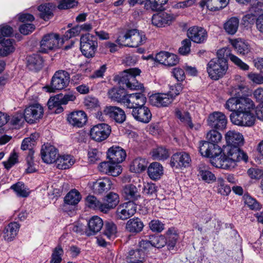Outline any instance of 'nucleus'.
<instances>
[{"label": "nucleus", "instance_id": "nucleus-32", "mask_svg": "<svg viewBox=\"0 0 263 263\" xmlns=\"http://www.w3.org/2000/svg\"><path fill=\"white\" fill-rule=\"evenodd\" d=\"M210 159L211 163L216 167L226 170L231 169L224 151L222 155L221 154L217 156H213Z\"/></svg>", "mask_w": 263, "mask_h": 263}, {"label": "nucleus", "instance_id": "nucleus-27", "mask_svg": "<svg viewBox=\"0 0 263 263\" xmlns=\"http://www.w3.org/2000/svg\"><path fill=\"white\" fill-rule=\"evenodd\" d=\"M27 67L32 71L40 70L43 66V59L38 54H33L27 56Z\"/></svg>", "mask_w": 263, "mask_h": 263}, {"label": "nucleus", "instance_id": "nucleus-54", "mask_svg": "<svg viewBox=\"0 0 263 263\" xmlns=\"http://www.w3.org/2000/svg\"><path fill=\"white\" fill-rule=\"evenodd\" d=\"M104 234L110 238L115 236L117 233V226L112 221H106L105 223Z\"/></svg>", "mask_w": 263, "mask_h": 263}, {"label": "nucleus", "instance_id": "nucleus-22", "mask_svg": "<svg viewBox=\"0 0 263 263\" xmlns=\"http://www.w3.org/2000/svg\"><path fill=\"white\" fill-rule=\"evenodd\" d=\"M112 182L108 177L98 179L92 182L91 189L96 194H103L110 190Z\"/></svg>", "mask_w": 263, "mask_h": 263}, {"label": "nucleus", "instance_id": "nucleus-48", "mask_svg": "<svg viewBox=\"0 0 263 263\" xmlns=\"http://www.w3.org/2000/svg\"><path fill=\"white\" fill-rule=\"evenodd\" d=\"M167 2L168 0H147L145 4L153 11H159L164 10V5Z\"/></svg>", "mask_w": 263, "mask_h": 263}, {"label": "nucleus", "instance_id": "nucleus-36", "mask_svg": "<svg viewBox=\"0 0 263 263\" xmlns=\"http://www.w3.org/2000/svg\"><path fill=\"white\" fill-rule=\"evenodd\" d=\"M255 107L253 101L248 97H239L238 108L236 111H250Z\"/></svg>", "mask_w": 263, "mask_h": 263}, {"label": "nucleus", "instance_id": "nucleus-52", "mask_svg": "<svg viewBox=\"0 0 263 263\" xmlns=\"http://www.w3.org/2000/svg\"><path fill=\"white\" fill-rule=\"evenodd\" d=\"M222 139L221 134L216 130H210L206 134V141H209L215 144L218 143Z\"/></svg>", "mask_w": 263, "mask_h": 263}, {"label": "nucleus", "instance_id": "nucleus-11", "mask_svg": "<svg viewBox=\"0 0 263 263\" xmlns=\"http://www.w3.org/2000/svg\"><path fill=\"white\" fill-rule=\"evenodd\" d=\"M207 123L208 125L212 128L223 130L226 127L227 119L223 113L214 111L209 115Z\"/></svg>", "mask_w": 263, "mask_h": 263}, {"label": "nucleus", "instance_id": "nucleus-13", "mask_svg": "<svg viewBox=\"0 0 263 263\" xmlns=\"http://www.w3.org/2000/svg\"><path fill=\"white\" fill-rule=\"evenodd\" d=\"M104 114L115 122L122 124L126 120L125 111L116 106H106L103 109Z\"/></svg>", "mask_w": 263, "mask_h": 263}, {"label": "nucleus", "instance_id": "nucleus-60", "mask_svg": "<svg viewBox=\"0 0 263 263\" xmlns=\"http://www.w3.org/2000/svg\"><path fill=\"white\" fill-rule=\"evenodd\" d=\"M85 106L88 109H94L99 106V102L95 97L88 96L84 101Z\"/></svg>", "mask_w": 263, "mask_h": 263}, {"label": "nucleus", "instance_id": "nucleus-17", "mask_svg": "<svg viewBox=\"0 0 263 263\" xmlns=\"http://www.w3.org/2000/svg\"><path fill=\"white\" fill-rule=\"evenodd\" d=\"M146 102V98L142 93H134L126 94L124 103L125 106L128 108L133 109L138 106L144 105Z\"/></svg>", "mask_w": 263, "mask_h": 263}, {"label": "nucleus", "instance_id": "nucleus-12", "mask_svg": "<svg viewBox=\"0 0 263 263\" xmlns=\"http://www.w3.org/2000/svg\"><path fill=\"white\" fill-rule=\"evenodd\" d=\"M187 37L191 41L197 44H203L208 39V32L201 27L194 26L187 31Z\"/></svg>", "mask_w": 263, "mask_h": 263}, {"label": "nucleus", "instance_id": "nucleus-1", "mask_svg": "<svg viewBox=\"0 0 263 263\" xmlns=\"http://www.w3.org/2000/svg\"><path fill=\"white\" fill-rule=\"evenodd\" d=\"M141 70L138 68H130L124 71L119 77L118 83L120 89L113 88L108 91L109 97L113 100L124 103L125 94L124 89L126 87L130 90H140L144 91V86L139 83L136 79V76H139Z\"/></svg>", "mask_w": 263, "mask_h": 263}, {"label": "nucleus", "instance_id": "nucleus-38", "mask_svg": "<svg viewBox=\"0 0 263 263\" xmlns=\"http://www.w3.org/2000/svg\"><path fill=\"white\" fill-rule=\"evenodd\" d=\"M179 236L176 231L174 228L169 229L166 232V245L167 249L170 250L174 249Z\"/></svg>", "mask_w": 263, "mask_h": 263}, {"label": "nucleus", "instance_id": "nucleus-51", "mask_svg": "<svg viewBox=\"0 0 263 263\" xmlns=\"http://www.w3.org/2000/svg\"><path fill=\"white\" fill-rule=\"evenodd\" d=\"M217 192L222 195H228L231 192V188L224 183V181L221 178H218L217 180Z\"/></svg>", "mask_w": 263, "mask_h": 263}, {"label": "nucleus", "instance_id": "nucleus-35", "mask_svg": "<svg viewBox=\"0 0 263 263\" xmlns=\"http://www.w3.org/2000/svg\"><path fill=\"white\" fill-rule=\"evenodd\" d=\"M232 46L237 53L242 55L247 54L250 52L251 48L249 44L242 40H235L231 42Z\"/></svg>", "mask_w": 263, "mask_h": 263}, {"label": "nucleus", "instance_id": "nucleus-3", "mask_svg": "<svg viewBox=\"0 0 263 263\" xmlns=\"http://www.w3.org/2000/svg\"><path fill=\"white\" fill-rule=\"evenodd\" d=\"M228 69L227 63L223 60L213 59L206 65V71L209 77L213 80H218L222 78Z\"/></svg>", "mask_w": 263, "mask_h": 263}, {"label": "nucleus", "instance_id": "nucleus-63", "mask_svg": "<svg viewBox=\"0 0 263 263\" xmlns=\"http://www.w3.org/2000/svg\"><path fill=\"white\" fill-rule=\"evenodd\" d=\"M101 153L96 148H90L88 152V160L91 163H95L100 158Z\"/></svg>", "mask_w": 263, "mask_h": 263}, {"label": "nucleus", "instance_id": "nucleus-55", "mask_svg": "<svg viewBox=\"0 0 263 263\" xmlns=\"http://www.w3.org/2000/svg\"><path fill=\"white\" fill-rule=\"evenodd\" d=\"M239 97H232L228 99L224 104V107L233 112L238 110Z\"/></svg>", "mask_w": 263, "mask_h": 263}, {"label": "nucleus", "instance_id": "nucleus-24", "mask_svg": "<svg viewBox=\"0 0 263 263\" xmlns=\"http://www.w3.org/2000/svg\"><path fill=\"white\" fill-rule=\"evenodd\" d=\"M174 19V17L172 15L162 12L153 15L152 23L156 27H163L171 24Z\"/></svg>", "mask_w": 263, "mask_h": 263}, {"label": "nucleus", "instance_id": "nucleus-8", "mask_svg": "<svg viewBox=\"0 0 263 263\" xmlns=\"http://www.w3.org/2000/svg\"><path fill=\"white\" fill-rule=\"evenodd\" d=\"M61 39L57 33H50L43 36L40 42V51L46 53L49 50H54L60 48Z\"/></svg>", "mask_w": 263, "mask_h": 263}, {"label": "nucleus", "instance_id": "nucleus-47", "mask_svg": "<svg viewBox=\"0 0 263 263\" xmlns=\"http://www.w3.org/2000/svg\"><path fill=\"white\" fill-rule=\"evenodd\" d=\"M86 204L88 206L94 210H98L103 213V203L101 202L94 196L89 195L86 199Z\"/></svg>", "mask_w": 263, "mask_h": 263}, {"label": "nucleus", "instance_id": "nucleus-29", "mask_svg": "<svg viewBox=\"0 0 263 263\" xmlns=\"http://www.w3.org/2000/svg\"><path fill=\"white\" fill-rule=\"evenodd\" d=\"M119 202V195L115 193L110 192L107 194L103 202V213H107L110 210L115 208Z\"/></svg>", "mask_w": 263, "mask_h": 263}, {"label": "nucleus", "instance_id": "nucleus-57", "mask_svg": "<svg viewBox=\"0 0 263 263\" xmlns=\"http://www.w3.org/2000/svg\"><path fill=\"white\" fill-rule=\"evenodd\" d=\"M234 55L231 53V50L229 48H222L217 51L216 60H223L225 63H227V59L229 57L231 59V56Z\"/></svg>", "mask_w": 263, "mask_h": 263}, {"label": "nucleus", "instance_id": "nucleus-25", "mask_svg": "<svg viewBox=\"0 0 263 263\" xmlns=\"http://www.w3.org/2000/svg\"><path fill=\"white\" fill-rule=\"evenodd\" d=\"M20 228V225L16 222H10L5 227L3 232L0 231V235L3 234L5 240L9 242L12 241L16 236Z\"/></svg>", "mask_w": 263, "mask_h": 263}, {"label": "nucleus", "instance_id": "nucleus-9", "mask_svg": "<svg viewBox=\"0 0 263 263\" xmlns=\"http://www.w3.org/2000/svg\"><path fill=\"white\" fill-rule=\"evenodd\" d=\"M111 133V127L107 124L101 123L93 126L90 130L91 138L98 142L107 139Z\"/></svg>", "mask_w": 263, "mask_h": 263}, {"label": "nucleus", "instance_id": "nucleus-44", "mask_svg": "<svg viewBox=\"0 0 263 263\" xmlns=\"http://www.w3.org/2000/svg\"><path fill=\"white\" fill-rule=\"evenodd\" d=\"M175 115L185 125L189 126L191 129L194 127V124L192 122L189 112L187 111L182 112L178 108H176L175 109Z\"/></svg>", "mask_w": 263, "mask_h": 263}, {"label": "nucleus", "instance_id": "nucleus-58", "mask_svg": "<svg viewBox=\"0 0 263 263\" xmlns=\"http://www.w3.org/2000/svg\"><path fill=\"white\" fill-rule=\"evenodd\" d=\"M149 227L153 232L160 233L164 229V224L159 220L154 219L149 222Z\"/></svg>", "mask_w": 263, "mask_h": 263}, {"label": "nucleus", "instance_id": "nucleus-37", "mask_svg": "<svg viewBox=\"0 0 263 263\" xmlns=\"http://www.w3.org/2000/svg\"><path fill=\"white\" fill-rule=\"evenodd\" d=\"M239 23V19L237 17L230 18L224 24L223 27L226 32L231 35L234 34L238 30Z\"/></svg>", "mask_w": 263, "mask_h": 263}, {"label": "nucleus", "instance_id": "nucleus-45", "mask_svg": "<svg viewBox=\"0 0 263 263\" xmlns=\"http://www.w3.org/2000/svg\"><path fill=\"white\" fill-rule=\"evenodd\" d=\"M14 40L9 39L3 41L2 47L0 48L1 56L6 57L14 51Z\"/></svg>", "mask_w": 263, "mask_h": 263}, {"label": "nucleus", "instance_id": "nucleus-41", "mask_svg": "<svg viewBox=\"0 0 263 263\" xmlns=\"http://www.w3.org/2000/svg\"><path fill=\"white\" fill-rule=\"evenodd\" d=\"M57 163V167L59 169L65 170L68 168L73 164V161L70 155L59 156L57 160L55 161Z\"/></svg>", "mask_w": 263, "mask_h": 263}, {"label": "nucleus", "instance_id": "nucleus-21", "mask_svg": "<svg viewBox=\"0 0 263 263\" xmlns=\"http://www.w3.org/2000/svg\"><path fill=\"white\" fill-rule=\"evenodd\" d=\"M107 155L110 162L114 164L122 162L126 156L125 151L119 146H112L108 149Z\"/></svg>", "mask_w": 263, "mask_h": 263}, {"label": "nucleus", "instance_id": "nucleus-46", "mask_svg": "<svg viewBox=\"0 0 263 263\" xmlns=\"http://www.w3.org/2000/svg\"><path fill=\"white\" fill-rule=\"evenodd\" d=\"M229 3V0H208V9L215 11L226 7Z\"/></svg>", "mask_w": 263, "mask_h": 263}, {"label": "nucleus", "instance_id": "nucleus-10", "mask_svg": "<svg viewBox=\"0 0 263 263\" xmlns=\"http://www.w3.org/2000/svg\"><path fill=\"white\" fill-rule=\"evenodd\" d=\"M43 112V107L39 104H34L26 108L24 117L28 123H33L42 117Z\"/></svg>", "mask_w": 263, "mask_h": 263}, {"label": "nucleus", "instance_id": "nucleus-50", "mask_svg": "<svg viewBox=\"0 0 263 263\" xmlns=\"http://www.w3.org/2000/svg\"><path fill=\"white\" fill-rule=\"evenodd\" d=\"M81 32V27L79 25L76 26L67 30L61 39V45H63L65 41H67L72 37L78 35Z\"/></svg>", "mask_w": 263, "mask_h": 263}, {"label": "nucleus", "instance_id": "nucleus-49", "mask_svg": "<svg viewBox=\"0 0 263 263\" xmlns=\"http://www.w3.org/2000/svg\"><path fill=\"white\" fill-rule=\"evenodd\" d=\"M150 241L152 243V247L157 248H161L166 245V239L163 236H150Z\"/></svg>", "mask_w": 263, "mask_h": 263}, {"label": "nucleus", "instance_id": "nucleus-43", "mask_svg": "<svg viewBox=\"0 0 263 263\" xmlns=\"http://www.w3.org/2000/svg\"><path fill=\"white\" fill-rule=\"evenodd\" d=\"M147 165V162L145 159L137 158L133 161L130 170L136 173H139L145 170Z\"/></svg>", "mask_w": 263, "mask_h": 263}, {"label": "nucleus", "instance_id": "nucleus-33", "mask_svg": "<svg viewBox=\"0 0 263 263\" xmlns=\"http://www.w3.org/2000/svg\"><path fill=\"white\" fill-rule=\"evenodd\" d=\"M198 176L208 183H210L216 180V177L209 170L208 166L204 164L201 163L198 166Z\"/></svg>", "mask_w": 263, "mask_h": 263}, {"label": "nucleus", "instance_id": "nucleus-64", "mask_svg": "<svg viewBox=\"0 0 263 263\" xmlns=\"http://www.w3.org/2000/svg\"><path fill=\"white\" fill-rule=\"evenodd\" d=\"M143 193L147 195H156L157 192V186L153 183H146L144 184L143 189Z\"/></svg>", "mask_w": 263, "mask_h": 263}, {"label": "nucleus", "instance_id": "nucleus-28", "mask_svg": "<svg viewBox=\"0 0 263 263\" xmlns=\"http://www.w3.org/2000/svg\"><path fill=\"white\" fill-rule=\"evenodd\" d=\"M102 219L97 216L91 217L88 221V230L86 231L87 236L93 235L99 232L103 226Z\"/></svg>", "mask_w": 263, "mask_h": 263}, {"label": "nucleus", "instance_id": "nucleus-19", "mask_svg": "<svg viewBox=\"0 0 263 263\" xmlns=\"http://www.w3.org/2000/svg\"><path fill=\"white\" fill-rule=\"evenodd\" d=\"M132 114L136 121L144 123H148L152 117L149 109L144 105L134 108Z\"/></svg>", "mask_w": 263, "mask_h": 263}, {"label": "nucleus", "instance_id": "nucleus-4", "mask_svg": "<svg viewBox=\"0 0 263 263\" xmlns=\"http://www.w3.org/2000/svg\"><path fill=\"white\" fill-rule=\"evenodd\" d=\"M70 82V74L65 70H59L53 74L49 86H46L49 92H54L67 87Z\"/></svg>", "mask_w": 263, "mask_h": 263}, {"label": "nucleus", "instance_id": "nucleus-30", "mask_svg": "<svg viewBox=\"0 0 263 263\" xmlns=\"http://www.w3.org/2000/svg\"><path fill=\"white\" fill-rule=\"evenodd\" d=\"M122 195L126 200L134 202L140 197L137 187L132 184L125 185L123 187Z\"/></svg>", "mask_w": 263, "mask_h": 263}, {"label": "nucleus", "instance_id": "nucleus-42", "mask_svg": "<svg viewBox=\"0 0 263 263\" xmlns=\"http://www.w3.org/2000/svg\"><path fill=\"white\" fill-rule=\"evenodd\" d=\"M151 154L153 158L155 160H163L169 157L168 150L163 146H159L154 148Z\"/></svg>", "mask_w": 263, "mask_h": 263}, {"label": "nucleus", "instance_id": "nucleus-61", "mask_svg": "<svg viewBox=\"0 0 263 263\" xmlns=\"http://www.w3.org/2000/svg\"><path fill=\"white\" fill-rule=\"evenodd\" d=\"M33 154L34 151H29L26 157V161L28 165V167L26 170V172L27 173H32L35 172V169L33 167Z\"/></svg>", "mask_w": 263, "mask_h": 263}, {"label": "nucleus", "instance_id": "nucleus-7", "mask_svg": "<svg viewBox=\"0 0 263 263\" xmlns=\"http://www.w3.org/2000/svg\"><path fill=\"white\" fill-rule=\"evenodd\" d=\"M231 122L240 126H252L255 121V117L250 111H234L230 115Z\"/></svg>", "mask_w": 263, "mask_h": 263}, {"label": "nucleus", "instance_id": "nucleus-31", "mask_svg": "<svg viewBox=\"0 0 263 263\" xmlns=\"http://www.w3.org/2000/svg\"><path fill=\"white\" fill-rule=\"evenodd\" d=\"M144 224L141 220L137 217L129 219L126 224V230L132 233L137 234L141 232Z\"/></svg>", "mask_w": 263, "mask_h": 263}, {"label": "nucleus", "instance_id": "nucleus-62", "mask_svg": "<svg viewBox=\"0 0 263 263\" xmlns=\"http://www.w3.org/2000/svg\"><path fill=\"white\" fill-rule=\"evenodd\" d=\"M182 46L179 48V52L181 54L185 55L191 51V41L190 39H186L181 42Z\"/></svg>", "mask_w": 263, "mask_h": 263}, {"label": "nucleus", "instance_id": "nucleus-23", "mask_svg": "<svg viewBox=\"0 0 263 263\" xmlns=\"http://www.w3.org/2000/svg\"><path fill=\"white\" fill-rule=\"evenodd\" d=\"M174 99V96L171 95L170 92L167 93L155 94L150 97L152 104L158 107L168 105L172 102Z\"/></svg>", "mask_w": 263, "mask_h": 263}, {"label": "nucleus", "instance_id": "nucleus-14", "mask_svg": "<svg viewBox=\"0 0 263 263\" xmlns=\"http://www.w3.org/2000/svg\"><path fill=\"white\" fill-rule=\"evenodd\" d=\"M136 212V205L134 202L128 201L120 205L116 210V216L118 219L127 220Z\"/></svg>", "mask_w": 263, "mask_h": 263}, {"label": "nucleus", "instance_id": "nucleus-39", "mask_svg": "<svg viewBox=\"0 0 263 263\" xmlns=\"http://www.w3.org/2000/svg\"><path fill=\"white\" fill-rule=\"evenodd\" d=\"M53 6L52 4L48 3L41 5L38 7V10L40 11V16L41 18L45 21L48 20L53 16L52 8Z\"/></svg>", "mask_w": 263, "mask_h": 263}, {"label": "nucleus", "instance_id": "nucleus-53", "mask_svg": "<svg viewBox=\"0 0 263 263\" xmlns=\"http://www.w3.org/2000/svg\"><path fill=\"white\" fill-rule=\"evenodd\" d=\"M63 253L64 251L61 246L58 245L53 250L50 263H61Z\"/></svg>", "mask_w": 263, "mask_h": 263}, {"label": "nucleus", "instance_id": "nucleus-18", "mask_svg": "<svg viewBox=\"0 0 263 263\" xmlns=\"http://www.w3.org/2000/svg\"><path fill=\"white\" fill-rule=\"evenodd\" d=\"M41 155L42 160L46 163L55 162L59 157L58 149L49 144L42 146Z\"/></svg>", "mask_w": 263, "mask_h": 263}, {"label": "nucleus", "instance_id": "nucleus-34", "mask_svg": "<svg viewBox=\"0 0 263 263\" xmlns=\"http://www.w3.org/2000/svg\"><path fill=\"white\" fill-rule=\"evenodd\" d=\"M147 173L152 179L154 180H158L160 178L163 174V167L158 162H153L147 168Z\"/></svg>", "mask_w": 263, "mask_h": 263}, {"label": "nucleus", "instance_id": "nucleus-15", "mask_svg": "<svg viewBox=\"0 0 263 263\" xmlns=\"http://www.w3.org/2000/svg\"><path fill=\"white\" fill-rule=\"evenodd\" d=\"M199 148L202 156L209 158L220 155L222 153L221 148L217 144L209 141H200Z\"/></svg>", "mask_w": 263, "mask_h": 263}, {"label": "nucleus", "instance_id": "nucleus-59", "mask_svg": "<svg viewBox=\"0 0 263 263\" xmlns=\"http://www.w3.org/2000/svg\"><path fill=\"white\" fill-rule=\"evenodd\" d=\"M35 141L33 137H30L25 138L22 141L21 149L23 151L28 149L29 151H34L33 147L35 145Z\"/></svg>", "mask_w": 263, "mask_h": 263}, {"label": "nucleus", "instance_id": "nucleus-40", "mask_svg": "<svg viewBox=\"0 0 263 263\" xmlns=\"http://www.w3.org/2000/svg\"><path fill=\"white\" fill-rule=\"evenodd\" d=\"M81 199V196L79 192L73 189L71 190L64 198L65 203L70 205L77 204Z\"/></svg>", "mask_w": 263, "mask_h": 263}, {"label": "nucleus", "instance_id": "nucleus-16", "mask_svg": "<svg viewBox=\"0 0 263 263\" xmlns=\"http://www.w3.org/2000/svg\"><path fill=\"white\" fill-rule=\"evenodd\" d=\"M191 158L189 153L181 152L174 154L171 157L170 164L172 167L181 168L189 167Z\"/></svg>", "mask_w": 263, "mask_h": 263}, {"label": "nucleus", "instance_id": "nucleus-6", "mask_svg": "<svg viewBox=\"0 0 263 263\" xmlns=\"http://www.w3.org/2000/svg\"><path fill=\"white\" fill-rule=\"evenodd\" d=\"M224 153L231 169L236 166L237 162L240 160L245 162L248 161V156L239 146H228L226 149H224Z\"/></svg>", "mask_w": 263, "mask_h": 263}, {"label": "nucleus", "instance_id": "nucleus-2", "mask_svg": "<svg viewBox=\"0 0 263 263\" xmlns=\"http://www.w3.org/2000/svg\"><path fill=\"white\" fill-rule=\"evenodd\" d=\"M146 41L144 32L134 29L128 30L124 35H119L116 42L120 46L137 47L144 44Z\"/></svg>", "mask_w": 263, "mask_h": 263}, {"label": "nucleus", "instance_id": "nucleus-5", "mask_svg": "<svg viewBox=\"0 0 263 263\" xmlns=\"http://www.w3.org/2000/svg\"><path fill=\"white\" fill-rule=\"evenodd\" d=\"M98 46V40L95 36L89 33L81 36L80 49L82 54L86 58L94 57Z\"/></svg>", "mask_w": 263, "mask_h": 263}, {"label": "nucleus", "instance_id": "nucleus-56", "mask_svg": "<svg viewBox=\"0 0 263 263\" xmlns=\"http://www.w3.org/2000/svg\"><path fill=\"white\" fill-rule=\"evenodd\" d=\"M10 188L13 190L20 197H26L29 195L28 193L25 189L24 184L22 182H18L12 185Z\"/></svg>", "mask_w": 263, "mask_h": 263}, {"label": "nucleus", "instance_id": "nucleus-26", "mask_svg": "<svg viewBox=\"0 0 263 263\" xmlns=\"http://www.w3.org/2000/svg\"><path fill=\"white\" fill-rule=\"evenodd\" d=\"M228 146H239L242 145L244 142L243 137L240 133L234 130H230L225 135Z\"/></svg>", "mask_w": 263, "mask_h": 263}, {"label": "nucleus", "instance_id": "nucleus-20", "mask_svg": "<svg viewBox=\"0 0 263 263\" xmlns=\"http://www.w3.org/2000/svg\"><path fill=\"white\" fill-rule=\"evenodd\" d=\"M67 120L72 126L82 127L86 124L87 121V117L84 111H75L71 112L68 115Z\"/></svg>", "mask_w": 263, "mask_h": 263}]
</instances>
